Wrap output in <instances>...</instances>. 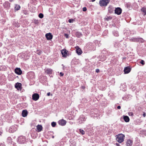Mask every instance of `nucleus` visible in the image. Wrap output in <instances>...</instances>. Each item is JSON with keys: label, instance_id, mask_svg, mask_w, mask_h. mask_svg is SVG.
Wrapping results in <instances>:
<instances>
[{"label": "nucleus", "instance_id": "f257e3e1", "mask_svg": "<svg viewBox=\"0 0 146 146\" xmlns=\"http://www.w3.org/2000/svg\"><path fill=\"white\" fill-rule=\"evenodd\" d=\"M116 140L119 143H121L124 141L125 136L122 134H119L116 136Z\"/></svg>", "mask_w": 146, "mask_h": 146}, {"label": "nucleus", "instance_id": "f03ea898", "mask_svg": "<svg viewBox=\"0 0 146 146\" xmlns=\"http://www.w3.org/2000/svg\"><path fill=\"white\" fill-rule=\"evenodd\" d=\"M110 2V0H101L99 1V4L101 7L106 6Z\"/></svg>", "mask_w": 146, "mask_h": 146}, {"label": "nucleus", "instance_id": "7ed1b4c3", "mask_svg": "<svg viewBox=\"0 0 146 146\" xmlns=\"http://www.w3.org/2000/svg\"><path fill=\"white\" fill-rule=\"evenodd\" d=\"M18 141L20 143H23L25 142L26 139L25 137L21 136L19 137Z\"/></svg>", "mask_w": 146, "mask_h": 146}, {"label": "nucleus", "instance_id": "20e7f679", "mask_svg": "<svg viewBox=\"0 0 146 146\" xmlns=\"http://www.w3.org/2000/svg\"><path fill=\"white\" fill-rule=\"evenodd\" d=\"M68 51L66 49H64L61 50V53L62 55V56L64 57H66L68 56Z\"/></svg>", "mask_w": 146, "mask_h": 146}, {"label": "nucleus", "instance_id": "39448f33", "mask_svg": "<svg viewBox=\"0 0 146 146\" xmlns=\"http://www.w3.org/2000/svg\"><path fill=\"white\" fill-rule=\"evenodd\" d=\"M39 98V96L37 93L34 94L32 96V99L34 100H37Z\"/></svg>", "mask_w": 146, "mask_h": 146}, {"label": "nucleus", "instance_id": "423d86ee", "mask_svg": "<svg viewBox=\"0 0 146 146\" xmlns=\"http://www.w3.org/2000/svg\"><path fill=\"white\" fill-rule=\"evenodd\" d=\"M122 9L119 7H117L115 10V13L118 15H120L122 12Z\"/></svg>", "mask_w": 146, "mask_h": 146}, {"label": "nucleus", "instance_id": "0eeeda50", "mask_svg": "<svg viewBox=\"0 0 146 146\" xmlns=\"http://www.w3.org/2000/svg\"><path fill=\"white\" fill-rule=\"evenodd\" d=\"M45 36L48 40H50L52 38V35L50 33H47L46 34Z\"/></svg>", "mask_w": 146, "mask_h": 146}, {"label": "nucleus", "instance_id": "6e6552de", "mask_svg": "<svg viewBox=\"0 0 146 146\" xmlns=\"http://www.w3.org/2000/svg\"><path fill=\"white\" fill-rule=\"evenodd\" d=\"M66 123V121L63 119L60 120L58 121V123L59 125L62 126H64L65 125Z\"/></svg>", "mask_w": 146, "mask_h": 146}, {"label": "nucleus", "instance_id": "1a4fd4ad", "mask_svg": "<svg viewBox=\"0 0 146 146\" xmlns=\"http://www.w3.org/2000/svg\"><path fill=\"white\" fill-rule=\"evenodd\" d=\"M15 73L17 74L21 75L22 73V71L19 68H17L15 70Z\"/></svg>", "mask_w": 146, "mask_h": 146}, {"label": "nucleus", "instance_id": "9d476101", "mask_svg": "<svg viewBox=\"0 0 146 146\" xmlns=\"http://www.w3.org/2000/svg\"><path fill=\"white\" fill-rule=\"evenodd\" d=\"M15 88L18 90L22 89V84L21 83L17 82L15 85Z\"/></svg>", "mask_w": 146, "mask_h": 146}, {"label": "nucleus", "instance_id": "9b49d317", "mask_svg": "<svg viewBox=\"0 0 146 146\" xmlns=\"http://www.w3.org/2000/svg\"><path fill=\"white\" fill-rule=\"evenodd\" d=\"M3 6L5 8L7 9H9L10 7V5L8 1H6L3 3Z\"/></svg>", "mask_w": 146, "mask_h": 146}, {"label": "nucleus", "instance_id": "f8f14e48", "mask_svg": "<svg viewBox=\"0 0 146 146\" xmlns=\"http://www.w3.org/2000/svg\"><path fill=\"white\" fill-rule=\"evenodd\" d=\"M131 70V69L128 66L125 67L124 69V72L125 74L129 73Z\"/></svg>", "mask_w": 146, "mask_h": 146}, {"label": "nucleus", "instance_id": "ddd939ff", "mask_svg": "<svg viewBox=\"0 0 146 146\" xmlns=\"http://www.w3.org/2000/svg\"><path fill=\"white\" fill-rule=\"evenodd\" d=\"M77 48L76 50V52L78 55H80L82 53V52L81 49L78 46H77Z\"/></svg>", "mask_w": 146, "mask_h": 146}, {"label": "nucleus", "instance_id": "4468645a", "mask_svg": "<svg viewBox=\"0 0 146 146\" xmlns=\"http://www.w3.org/2000/svg\"><path fill=\"white\" fill-rule=\"evenodd\" d=\"M132 144V140L129 139L126 142V144L127 146H131Z\"/></svg>", "mask_w": 146, "mask_h": 146}, {"label": "nucleus", "instance_id": "2eb2a0df", "mask_svg": "<svg viewBox=\"0 0 146 146\" xmlns=\"http://www.w3.org/2000/svg\"><path fill=\"white\" fill-rule=\"evenodd\" d=\"M114 9L112 6H110L108 8V12L110 13H113Z\"/></svg>", "mask_w": 146, "mask_h": 146}, {"label": "nucleus", "instance_id": "dca6fc26", "mask_svg": "<svg viewBox=\"0 0 146 146\" xmlns=\"http://www.w3.org/2000/svg\"><path fill=\"white\" fill-rule=\"evenodd\" d=\"M123 119L125 122H127L129 121V118L128 116L123 115Z\"/></svg>", "mask_w": 146, "mask_h": 146}, {"label": "nucleus", "instance_id": "f3484780", "mask_svg": "<svg viewBox=\"0 0 146 146\" xmlns=\"http://www.w3.org/2000/svg\"><path fill=\"white\" fill-rule=\"evenodd\" d=\"M27 112L26 110H23L22 112V115L23 117H25L27 115Z\"/></svg>", "mask_w": 146, "mask_h": 146}, {"label": "nucleus", "instance_id": "a211bd4d", "mask_svg": "<svg viewBox=\"0 0 146 146\" xmlns=\"http://www.w3.org/2000/svg\"><path fill=\"white\" fill-rule=\"evenodd\" d=\"M86 118L84 116L81 115L79 118V120L81 121H85L86 120Z\"/></svg>", "mask_w": 146, "mask_h": 146}, {"label": "nucleus", "instance_id": "6ab92c4d", "mask_svg": "<svg viewBox=\"0 0 146 146\" xmlns=\"http://www.w3.org/2000/svg\"><path fill=\"white\" fill-rule=\"evenodd\" d=\"M138 38H131L130 39V40L131 41H133V42H138Z\"/></svg>", "mask_w": 146, "mask_h": 146}, {"label": "nucleus", "instance_id": "aec40b11", "mask_svg": "<svg viewBox=\"0 0 146 146\" xmlns=\"http://www.w3.org/2000/svg\"><path fill=\"white\" fill-rule=\"evenodd\" d=\"M45 72L48 74H51L52 73V70L51 69L48 68L46 70Z\"/></svg>", "mask_w": 146, "mask_h": 146}, {"label": "nucleus", "instance_id": "412c9836", "mask_svg": "<svg viewBox=\"0 0 146 146\" xmlns=\"http://www.w3.org/2000/svg\"><path fill=\"white\" fill-rule=\"evenodd\" d=\"M42 126L41 125H38L37 126V129L38 131H41L42 130Z\"/></svg>", "mask_w": 146, "mask_h": 146}, {"label": "nucleus", "instance_id": "4be33fe9", "mask_svg": "<svg viewBox=\"0 0 146 146\" xmlns=\"http://www.w3.org/2000/svg\"><path fill=\"white\" fill-rule=\"evenodd\" d=\"M20 8V7L19 5H16L15 7V10L18 11L19 10Z\"/></svg>", "mask_w": 146, "mask_h": 146}, {"label": "nucleus", "instance_id": "5701e85b", "mask_svg": "<svg viewBox=\"0 0 146 146\" xmlns=\"http://www.w3.org/2000/svg\"><path fill=\"white\" fill-rule=\"evenodd\" d=\"M141 11L143 12L144 15H146V8L143 7L141 9Z\"/></svg>", "mask_w": 146, "mask_h": 146}, {"label": "nucleus", "instance_id": "b1692460", "mask_svg": "<svg viewBox=\"0 0 146 146\" xmlns=\"http://www.w3.org/2000/svg\"><path fill=\"white\" fill-rule=\"evenodd\" d=\"M145 40L142 38H138V42H145Z\"/></svg>", "mask_w": 146, "mask_h": 146}, {"label": "nucleus", "instance_id": "393cba45", "mask_svg": "<svg viewBox=\"0 0 146 146\" xmlns=\"http://www.w3.org/2000/svg\"><path fill=\"white\" fill-rule=\"evenodd\" d=\"M113 34L115 36H117L119 35L118 32L117 31H114Z\"/></svg>", "mask_w": 146, "mask_h": 146}, {"label": "nucleus", "instance_id": "a878e982", "mask_svg": "<svg viewBox=\"0 0 146 146\" xmlns=\"http://www.w3.org/2000/svg\"><path fill=\"white\" fill-rule=\"evenodd\" d=\"M43 16L44 15L42 13H40L39 14L38 17L40 19H42V18H43Z\"/></svg>", "mask_w": 146, "mask_h": 146}, {"label": "nucleus", "instance_id": "bb28decb", "mask_svg": "<svg viewBox=\"0 0 146 146\" xmlns=\"http://www.w3.org/2000/svg\"><path fill=\"white\" fill-rule=\"evenodd\" d=\"M56 124V123L54 122H53L51 123V125L52 127H55Z\"/></svg>", "mask_w": 146, "mask_h": 146}, {"label": "nucleus", "instance_id": "cd10ccee", "mask_svg": "<svg viewBox=\"0 0 146 146\" xmlns=\"http://www.w3.org/2000/svg\"><path fill=\"white\" fill-rule=\"evenodd\" d=\"M106 20L108 21L110 20H111L112 19V18L110 16L108 17L107 18H105Z\"/></svg>", "mask_w": 146, "mask_h": 146}, {"label": "nucleus", "instance_id": "c85d7f7f", "mask_svg": "<svg viewBox=\"0 0 146 146\" xmlns=\"http://www.w3.org/2000/svg\"><path fill=\"white\" fill-rule=\"evenodd\" d=\"M80 132L82 135H84L85 133V132L83 130L80 129L79 130Z\"/></svg>", "mask_w": 146, "mask_h": 146}, {"label": "nucleus", "instance_id": "c756f323", "mask_svg": "<svg viewBox=\"0 0 146 146\" xmlns=\"http://www.w3.org/2000/svg\"><path fill=\"white\" fill-rule=\"evenodd\" d=\"M42 52L40 50H37L36 51V53L38 55H40Z\"/></svg>", "mask_w": 146, "mask_h": 146}, {"label": "nucleus", "instance_id": "7c9ffc66", "mask_svg": "<svg viewBox=\"0 0 146 146\" xmlns=\"http://www.w3.org/2000/svg\"><path fill=\"white\" fill-rule=\"evenodd\" d=\"M82 34L80 33H77L76 35L78 37H79L81 36H82Z\"/></svg>", "mask_w": 146, "mask_h": 146}, {"label": "nucleus", "instance_id": "2f4dec72", "mask_svg": "<svg viewBox=\"0 0 146 146\" xmlns=\"http://www.w3.org/2000/svg\"><path fill=\"white\" fill-rule=\"evenodd\" d=\"M140 63L141 64L143 65H144L145 64L144 61L143 60H141L140 62Z\"/></svg>", "mask_w": 146, "mask_h": 146}, {"label": "nucleus", "instance_id": "473e14b6", "mask_svg": "<svg viewBox=\"0 0 146 146\" xmlns=\"http://www.w3.org/2000/svg\"><path fill=\"white\" fill-rule=\"evenodd\" d=\"M64 36L66 37V38H69V35L68 34L65 33L64 34Z\"/></svg>", "mask_w": 146, "mask_h": 146}, {"label": "nucleus", "instance_id": "72a5a7b5", "mask_svg": "<svg viewBox=\"0 0 146 146\" xmlns=\"http://www.w3.org/2000/svg\"><path fill=\"white\" fill-rule=\"evenodd\" d=\"M128 115L129 116H132L133 115V114L132 112H128Z\"/></svg>", "mask_w": 146, "mask_h": 146}, {"label": "nucleus", "instance_id": "f704fd0d", "mask_svg": "<svg viewBox=\"0 0 146 146\" xmlns=\"http://www.w3.org/2000/svg\"><path fill=\"white\" fill-rule=\"evenodd\" d=\"M74 21V20L72 19H69L68 20V22L70 23H72Z\"/></svg>", "mask_w": 146, "mask_h": 146}, {"label": "nucleus", "instance_id": "c9c22d12", "mask_svg": "<svg viewBox=\"0 0 146 146\" xmlns=\"http://www.w3.org/2000/svg\"><path fill=\"white\" fill-rule=\"evenodd\" d=\"M34 22L35 24H37L38 23V21L36 20H34Z\"/></svg>", "mask_w": 146, "mask_h": 146}, {"label": "nucleus", "instance_id": "e433bc0d", "mask_svg": "<svg viewBox=\"0 0 146 146\" xmlns=\"http://www.w3.org/2000/svg\"><path fill=\"white\" fill-rule=\"evenodd\" d=\"M87 9L86 7H84L83 8V11H86Z\"/></svg>", "mask_w": 146, "mask_h": 146}, {"label": "nucleus", "instance_id": "4c0bfd02", "mask_svg": "<svg viewBox=\"0 0 146 146\" xmlns=\"http://www.w3.org/2000/svg\"><path fill=\"white\" fill-rule=\"evenodd\" d=\"M100 71L99 69H96V72L97 73H98Z\"/></svg>", "mask_w": 146, "mask_h": 146}, {"label": "nucleus", "instance_id": "58836bf2", "mask_svg": "<svg viewBox=\"0 0 146 146\" xmlns=\"http://www.w3.org/2000/svg\"><path fill=\"white\" fill-rule=\"evenodd\" d=\"M60 76H63L64 75V74L62 72H61L60 73Z\"/></svg>", "mask_w": 146, "mask_h": 146}, {"label": "nucleus", "instance_id": "ea45409f", "mask_svg": "<svg viewBox=\"0 0 146 146\" xmlns=\"http://www.w3.org/2000/svg\"><path fill=\"white\" fill-rule=\"evenodd\" d=\"M117 108L118 109H120L121 108V107L120 106H119L117 107Z\"/></svg>", "mask_w": 146, "mask_h": 146}, {"label": "nucleus", "instance_id": "a19ab883", "mask_svg": "<svg viewBox=\"0 0 146 146\" xmlns=\"http://www.w3.org/2000/svg\"><path fill=\"white\" fill-rule=\"evenodd\" d=\"M50 92H48V93H47V95L48 96H50Z\"/></svg>", "mask_w": 146, "mask_h": 146}, {"label": "nucleus", "instance_id": "79ce46f5", "mask_svg": "<svg viewBox=\"0 0 146 146\" xmlns=\"http://www.w3.org/2000/svg\"><path fill=\"white\" fill-rule=\"evenodd\" d=\"M143 116L144 117H145V116H146L145 113H144L143 114Z\"/></svg>", "mask_w": 146, "mask_h": 146}, {"label": "nucleus", "instance_id": "37998d69", "mask_svg": "<svg viewBox=\"0 0 146 146\" xmlns=\"http://www.w3.org/2000/svg\"><path fill=\"white\" fill-rule=\"evenodd\" d=\"M24 13L25 14H27V11H24Z\"/></svg>", "mask_w": 146, "mask_h": 146}, {"label": "nucleus", "instance_id": "c03bdc74", "mask_svg": "<svg viewBox=\"0 0 146 146\" xmlns=\"http://www.w3.org/2000/svg\"><path fill=\"white\" fill-rule=\"evenodd\" d=\"M116 145L117 146H119V144L118 143H116Z\"/></svg>", "mask_w": 146, "mask_h": 146}, {"label": "nucleus", "instance_id": "a18cd8bd", "mask_svg": "<svg viewBox=\"0 0 146 146\" xmlns=\"http://www.w3.org/2000/svg\"><path fill=\"white\" fill-rule=\"evenodd\" d=\"M14 0H9V1L10 2H13V1Z\"/></svg>", "mask_w": 146, "mask_h": 146}, {"label": "nucleus", "instance_id": "49530a36", "mask_svg": "<svg viewBox=\"0 0 146 146\" xmlns=\"http://www.w3.org/2000/svg\"><path fill=\"white\" fill-rule=\"evenodd\" d=\"M91 1H92V2H94V1L96 0H90Z\"/></svg>", "mask_w": 146, "mask_h": 146}, {"label": "nucleus", "instance_id": "de8ad7c7", "mask_svg": "<svg viewBox=\"0 0 146 146\" xmlns=\"http://www.w3.org/2000/svg\"><path fill=\"white\" fill-rule=\"evenodd\" d=\"M52 138H54V136H52Z\"/></svg>", "mask_w": 146, "mask_h": 146}, {"label": "nucleus", "instance_id": "09e8293b", "mask_svg": "<svg viewBox=\"0 0 146 146\" xmlns=\"http://www.w3.org/2000/svg\"><path fill=\"white\" fill-rule=\"evenodd\" d=\"M145 97H146V95H145Z\"/></svg>", "mask_w": 146, "mask_h": 146}]
</instances>
